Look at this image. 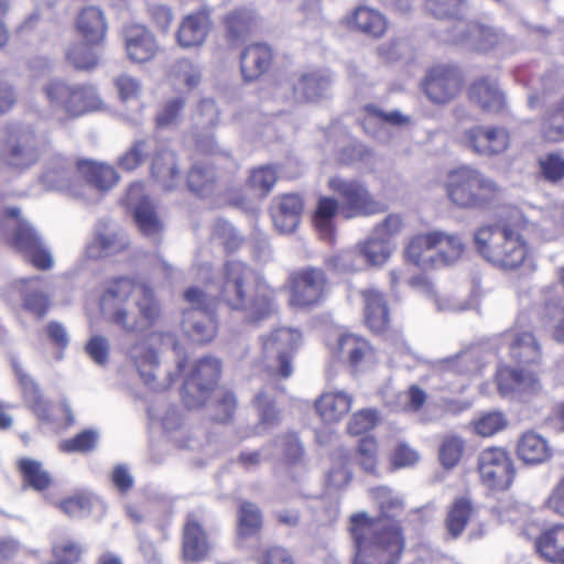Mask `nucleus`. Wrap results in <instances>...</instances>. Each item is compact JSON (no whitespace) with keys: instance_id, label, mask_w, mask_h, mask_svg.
<instances>
[{"instance_id":"f257e3e1","label":"nucleus","mask_w":564,"mask_h":564,"mask_svg":"<svg viewBox=\"0 0 564 564\" xmlns=\"http://www.w3.org/2000/svg\"><path fill=\"white\" fill-rule=\"evenodd\" d=\"M381 516L370 518L366 512L352 514L349 531L354 541L352 564H397L404 551L405 539L393 518L403 510V501L387 487L373 490Z\"/></svg>"},{"instance_id":"f03ea898","label":"nucleus","mask_w":564,"mask_h":564,"mask_svg":"<svg viewBox=\"0 0 564 564\" xmlns=\"http://www.w3.org/2000/svg\"><path fill=\"white\" fill-rule=\"evenodd\" d=\"M541 230L538 223L529 221L518 209H512L507 219L482 225L474 234L477 252L496 267L514 270L522 264L533 267V258L523 232Z\"/></svg>"},{"instance_id":"7ed1b4c3","label":"nucleus","mask_w":564,"mask_h":564,"mask_svg":"<svg viewBox=\"0 0 564 564\" xmlns=\"http://www.w3.org/2000/svg\"><path fill=\"white\" fill-rule=\"evenodd\" d=\"M104 315L128 333L153 325L161 313L153 290L129 278L109 282L100 299Z\"/></svg>"},{"instance_id":"20e7f679","label":"nucleus","mask_w":564,"mask_h":564,"mask_svg":"<svg viewBox=\"0 0 564 564\" xmlns=\"http://www.w3.org/2000/svg\"><path fill=\"white\" fill-rule=\"evenodd\" d=\"M218 284L228 307L243 311L251 322L267 318L275 311L271 293L257 283L254 271L241 261L226 262Z\"/></svg>"},{"instance_id":"39448f33","label":"nucleus","mask_w":564,"mask_h":564,"mask_svg":"<svg viewBox=\"0 0 564 564\" xmlns=\"http://www.w3.org/2000/svg\"><path fill=\"white\" fill-rule=\"evenodd\" d=\"M445 189L449 202L459 209H481L498 195L497 183L481 171L463 165L447 173Z\"/></svg>"},{"instance_id":"423d86ee","label":"nucleus","mask_w":564,"mask_h":564,"mask_svg":"<svg viewBox=\"0 0 564 564\" xmlns=\"http://www.w3.org/2000/svg\"><path fill=\"white\" fill-rule=\"evenodd\" d=\"M43 93L54 111H62L72 118L100 110L104 105L91 85L52 79L43 87Z\"/></svg>"},{"instance_id":"0eeeda50","label":"nucleus","mask_w":564,"mask_h":564,"mask_svg":"<svg viewBox=\"0 0 564 564\" xmlns=\"http://www.w3.org/2000/svg\"><path fill=\"white\" fill-rule=\"evenodd\" d=\"M184 300L188 304L182 317L184 334L196 343L212 340L217 332L213 296L198 288H189L184 292Z\"/></svg>"},{"instance_id":"6e6552de","label":"nucleus","mask_w":564,"mask_h":564,"mask_svg":"<svg viewBox=\"0 0 564 564\" xmlns=\"http://www.w3.org/2000/svg\"><path fill=\"white\" fill-rule=\"evenodd\" d=\"M171 343L177 349L175 337L171 333H150L126 348V357L129 364L135 369L140 379L152 390L164 389L169 383H158L156 371L160 368L159 344Z\"/></svg>"},{"instance_id":"1a4fd4ad","label":"nucleus","mask_w":564,"mask_h":564,"mask_svg":"<svg viewBox=\"0 0 564 564\" xmlns=\"http://www.w3.org/2000/svg\"><path fill=\"white\" fill-rule=\"evenodd\" d=\"M262 358L271 372L289 378L293 372L292 358L301 343L295 328L281 327L261 337Z\"/></svg>"},{"instance_id":"9d476101","label":"nucleus","mask_w":564,"mask_h":564,"mask_svg":"<svg viewBox=\"0 0 564 564\" xmlns=\"http://www.w3.org/2000/svg\"><path fill=\"white\" fill-rule=\"evenodd\" d=\"M290 299L293 307L306 308L318 305L326 296L328 279L325 271L316 267H304L289 275Z\"/></svg>"},{"instance_id":"9b49d317","label":"nucleus","mask_w":564,"mask_h":564,"mask_svg":"<svg viewBox=\"0 0 564 564\" xmlns=\"http://www.w3.org/2000/svg\"><path fill=\"white\" fill-rule=\"evenodd\" d=\"M34 131L19 124L7 126L0 132V158L10 166L23 169L37 160Z\"/></svg>"},{"instance_id":"f8f14e48","label":"nucleus","mask_w":564,"mask_h":564,"mask_svg":"<svg viewBox=\"0 0 564 564\" xmlns=\"http://www.w3.org/2000/svg\"><path fill=\"white\" fill-rule=\"evenodd\" d=\"M477 470L480 481L494 491L507 490L516 475L512 458L502 447H487L477 458Z\"/></svg>"},{"instance_id":"ddd939ff","label":"nucleus","mask_w":564,"mask_h":564,"mask_svg":"<svg viewBox=\"0 0 564 564\" xmlns=\"http://www.w3.org/2000/svg\"><path fill=\"white\" fill-rule=\"evenodd\" d=\"M328 186L341 199L348 218L369 216L382 210V205L373 199L365 184L357 180L335 176L328 181Z\"/></svg>"},{"instance_id":"4468645a","label":"nucleus","mask_w":564,"mask_h":564,"mask_svg":"<svg viewBox=\"0 0 564 564\" xmlns=\"http://www.w3.org/2000/svg\"><path fill=\"white\" fill-rule=\"evenodd\" d=\"M10 217L17 218V228L13 237L15 248L22 252L32 264L40 270L51 269L54 264L52 253L41 241L36 230L25 220H20V209L12 207L6 210Z\"/></svg>"},{"instance_id":"2eb2a0df","label":"nucleus","mask_w":564,"mask_h":564,"mask_svg":"<svg viewBox=\"0 0 564 564\" xmlns=\"http://www.w3.org/2000/svg\"><path fill=\"white\" fill-rule=\"evenodd\" d=\"M220 375V362L213 357L199 359L183 386V399L188 406L203 405L207 393Z\"/></svg>"},{"instance_id":"dca6fc26","label":"nucleus","mask_w":564,"mask_h":564,"mask_svg":"<svg viewBox=\"0 0 564 564\" xmlns=\"http://www.w3.org/2000/svg\"><path fill=\"white\" fill-rule=\"evenodd\" d=\"M463 142L467 149L478 155L494 156L508 149L510 138L502 127L475 126L464 132Z\"/></svg>"},{"instance_id":"f3484780","label":"nucleus","mask_w":564,"mask_h":564,"mask_svg":"<svg viewBox=\"0 0 564 564\" xmlns=\"http://www.w3.org/2000/svg\"><path fill=\"white\" fill-rule=\"evenodd\" d=\"M506 40L505 34L496 28L459 20L451 35V41L478 51L494 48Z\"/></svg>"},{"instance_id":"a211bd4d","label":"nucleus","mask_w":564,"mask_h":564,"mask_svg":"<svg viewBox=\"0 0 564 564\" xmlns=\"http://www.w3.org/2000/svg\"><path fill=\"white\" fill-rule=\"evenodd\" d=\"M462 89L459 72L449 66L432 68L425 78L424 91L427 98L435 104H446L454 99Z\"/></svg>"},{"instance_id":"6ab92c4d","label":"nucleus","mask_w":564,"mask_h":564,"mask_svg":"<svg viewBox=\"0 0 564 564\" xmlns=\"http://www.w3.org/2000/svg\"><path fill=\"white\" fill-rule=\"evenodd\" d=\"M126 202L133 209L134 219L140 230L145 236L156 240L163 226L149 197L144 195L142 183L130 185L127 191Z\"/></svg>"},{"instance_id":"aec40b11","label":"nucleus","mask_w":564,"mask_h":564,"mask_svg":"<svg viewBox=\"0 0 564 564\" xmlns=\"http://www.w3.org/2000/svg\"><path fill=\"white\" fill-rule=\"evenodd\" d=\"M129 240L113 223L99 221L94 240L88 243L86 254L90 259L113 256L127 248Z\"/></svg>"},{"instance_id":"412c9836","label":"nucleus","mask_w":564,"mask_h":564,"mask_svg":"<svg viewBox=\"0 0 564 564\" xmlns=\"http://www.w3.org/2000/svg\"><path fill=\"white\" fill-rule=\"evenodd\" d=\"M210 12L207 9L197 10L186 15L176 32V40L183 48L202 46L212 29Z\"/></svg>"},{"instance_id":"4be33fe9","label":"nucleus","mask_w":564,"mask_h":564,"mask_svg":"<svg viewBox=\"0 0 564 564\" xmlns=\"http://www.w3.org/2000/svg\"><path fill=\"white\" fill-rule=\"evenodd\" d=\"M182 552L187 563H198L205 560L209 552L207 534L193 514H188L183 528Z\"/></svg>"},{"instance_id":"5701e85b","label":"nucleus","mask_w":564,"mask_h":564,"mask_svg":"<svg viewBox=\"0 0 564 564\" xmlns=\"http://www.w3.org/2000/svg\"><path fill=\"white\" fill-rule=\"evenodd\" d=\"M503 339L509 346L511 358L523 365H538L542 360L540 345L530 332H507Z\"/></svg>"},{"instance_id":"b1692460","label":"nucleus","mask_w":564,"mask_h":564,"mask_svg":"<svg viewBox=\"0 0 564 564\" xmlns=\"http://www.w3.org/2000/svg\"><path fill=\"white\" fill-rule=\"evenodd\" d=\"M124 46L129 58L135 63L148 62L158 52L154 36L141 25H132L126 29Z\"/></svg>"},{"instance_id":"393cba45","label":"nucleus","mask_w":564,"mask_h":564,"mask_svg":"<svg viewBox=\"0 0 564 564\" xmlns=\"http://www.w3.org/2000/svg\"><path fill=\"white\" fill-rule=\"evenodd\" d=\"M497 383L502 395L531 393L540 389V382L534 372L509 367L499 368Z\"/></svg>"},{"instance_id":"a878e982","label":"nucleus","mask_w":564,"mask_h":564,"mask_svg":"<svg viewBox=\"0 0 564 564\" xmlns=\"http://www.w3.org/2000/svg\"><path fill=\"white\" fill-rule=\"evenodd\" d=\"M303 210V200L296 194L283 195L271 208V216L275 228L282 234L292 232L300 223Z\"/></svg>"},{"instance_id":"bb28decb","label":"nucleus","mask_w":564,"mask_h":564,"mask_svg":"<svg viewBox=\"0 0 564 564\" xmlns=\"http://www.w3.org/2000/svg\"><path fill=\"white\" fill-rule=\"evenodd\" d=\"M151 161V175L165 189H173L180 181L175 153L164 145L154 147Z\"/></svg>"},{"instance_id":"cd10ccee","label":"nucleus","mask_w":564,"mask_h":564,"mask_svg":"<svg viewBox=\"0 0 564 564\" xmlns=\"http://www.w3.org/2000/svg\"><path fill=\"white\" fill-rule=\"evenodd\" d=\"M354 398L343 391H328L323 393L315 402V409L326 423L341 421L350 411Z\"/></svg>"},{"instance_id":"c85d7f7f","label":"nucleus","mask_w":564,"mask_h":564,"mask_svg":"<svg viewBox=\"0 0 564 564\" xmlns=\"http://www.w3.org/2000/svg\"><path fill=\"white\" fill-rule=\"evenodd\" d=\"M76 29L85 42L98 45L105 40L107 33L104 12L94 6L84 8L76 19Z\"/></svg>"},{"instance_id":"c756f323","label":"nucleus","mask_w":564,"mask_h":564,"mask_svg":"<svg viewBox=\"0 0 564 564\" xmlns=\"http://www.w3.org/2000/svg\"><path fill=\"white\" fill-rule=\"evenodd\" d=\"M76 171L90 186L101 192L109 191L119 180L112 166L90 160H78Z\"/></svg>"},{"instance_id":"7c9ffc66","label":"nucleus","mask_w":564,"mask_h":564,"mask_svg":"<svg viewBox=\"0 0 564 564\" xmlns=\"http://www.w3.org/2000/svg\"><path fill=\"white\" fill-rule=\"evenodd\" d=\"M518 457L527 465H540L552 456V449L546 438L528 431L521 435L517 445Z\"/></svg>"},{"instance_id":"2f4dec72","label":"nucleus","mask_w":564,"mask_h":564,"mask_svg":"<svg viewBox=\"0 0 564 564\" xmlns=\"http://www.w3.org/2000/svg\"><path fill=\"white\" fill-rule=\"evenodd\" d=\"M470 99L488 112H500L506 105L503 93L488 77L476 80L469 89Z\"/></svg>"},{"instance_id":"473e14b6","label":"nucleus","mask_w":564,"mask_h":564,"mask_svg":"<svg viewBox=\"0 0 564 564\" xmlns=\"http://www.w3.org/2000/svg\"><path fill=\"white\" fill-rule=\"evenodd\" d=\"M365 303V321L375 333L384 332L389 325V310L383 295L375 289L361 292Z\"/></svg>"},{"instance_id":"72a5a7b5","label":"nucleus","mask_w":564,"mask_h":564,"mask_svg":"<svg viewBox=\"0 0 564 564\" xmlns=\"http://www.w3.org/2000/svg\"><path fill=\"white\" fill-rule=\"evenodd\" d=\"M271 48L261 43L249 45L240 56L241 73L246 80L257 79L270 66Z\"/></svg>"},{"instance_id":"f704fd0d","label":"nucleus","mask_w":564,"mask_h":564,"mask_svg":"<svg viewBox=\"0 0 564 564\" xmlns=\"http://www.w3.org/2000/svg\"><path fill=\"white\" fill-rule=\"evenodd\" d=\"M330 84V77L321 72H313L301 75L293 83V97L296 101H314L324 96Z\"/></svg>"},{"instance_id":"c9c22d12","label":"nucleus","mask_w":564,"mask_h":564,"mask_svg":"<svg viewBox=\"0 0 564 564\" xmlns=\"http://www.w3.org/2000/svg\"><path fill=\"white\" fill-rule=\"evenodd\" d=\"M13 368L23 389L25 401L28 402V404L39 419L48 421L51 419L50 405L43 399L39 386L33 381V379L28 373L23 372L20 365L13 362Z\"/></svg>"},{"instance_id":"e433bc0d","label":"nucleus","mask_w":564,"mask_h":564,"mask_svg":"<svg viewBox=\"0 0 564 564\" xmlns=\"http://www.w3.org/2000/svg\"><path fill=\"white\" fill-rule=\"evenodd\" d=\"M563 524L543 531L535 541L539 554L550 563L562 564Z\"/></svg>"},{"instance_id":"4c0bfd02","label":"nucleus","mask_w":564,"mask_h":564,"mask_svg":"<svg viewBox=\"0 0 564 564\" xmlns=\"http://www.w3.org/2000/svg\"><path fill=\"white\" fill-rule=\"evenodd\" d=\"M257 14L250 7H239L224 19L227 36L232 41L241 40L256 22Z\"/></svg>"},{"instance_id":"58836bf2","label":"nucleus","mask_w":564,"mask_h":564,"mask_svg":"<svg viewBox=\"0 0 564 564\" xmlns=\"http://www.w3.org/2000/svg\"><path fill=\"white\" fill-rule=\"evenodd\" d=\"M170 78L175 85L193 89L200 84L203 73L198 64L188 58H181L172 65Z\"/></svg>"},{"instance_id":"ea45409f","label":"nucleus","mask_w":564,"mask_h":564,"mask_svg":"<svg viewBox=\"0 0 564 564\" xmlns=\"http://www.w3.org/2000/svg\"><path fill=\"white\" fill-rule=\"evenodd\" d=\"M338 348L352 366H357L372 356V349L368 341L352 334L343 335L339 338Z\"/></svg>"},{"instance_id":"a19ab883","label":"nucleus","mask_w":564,"mask_h":564,"mask_svg":"<svg viewBox=\"0 0 564 564\" xmlns=\"http://www.w3.org/2000/svg\"><path fill=\"white\" fill-rule=\"evenodd\" d=\"M474 508L467 498H458L453 503L446 518V530L452 538H457L465 530Z\"/></svg>"},{"instance_id":"79ce46f5","label":"nucleus","mask_w":564,"mask_h":564,"mask_svg":"<svg viewBox=\"0 0 564 564\" xmlns=\"http://www.w3.org/2000/svg\"><path fill=\"white\" fill-rule=\"evenodd\" d=\"M332 463L327 482L333 488L341 489L349 484L352 477L348 452L344 448L336 449L332 455Z\"/></svg>"},{"instance_id":"37998d69","label":"nucleus","mask_w":564,"mask_h":564,"mask_svg":"<svg viewBox=\"0 0 564 564\" xmlns=\"http://www.w3.org/2000/svg\"><path fill=\"white\" fill-rule=\"evenodd\" d=\"M40 281V276L22 280V283L25 284V289L23 291V305L25 310L32 314L37 317H43L48 310L50 302L48 297L36 288Z\"/></svg>"},{"instance_id":"c03bdc74","label":"nucleus","mask_w":564,"mask_h":564,"mask_svg":"<svg viewBox=\"0 0 564 564\" xmlns=\"http://www.w3.org/2000/svg\"><path fill=\"white\" fill-rule=\"evenodd\" d=\"M326 264L329 269L343 273L356 272L366 268L365 257L360 252L358 245L355 248L341 250L328 258Z\"/></svg>"},{"instance_id":"a18cd8bd","label":"nucleus","mask_w":564,"mask_h":564,"mask_svg":"<svg viewBox=\"0 0 564 564\" xmlns=\"http://www.w3.org/2000/svg\"><path fill=\"white\" fill-rule=\"evenodd\" d=\"M435 236H438L435 240V247L438 250L441 262L451 264L462 257L465 246L458 235L435 230Z\"/></svg>"},{"instance_id":"49530a36","label":"nucleus","mask_w":564,"mask_h":564,"mask_svg":"<svg viewBox=\"0 0 564 564\" xmlns=\"http://www.w3.org/2000/svg\"><path fill=\"white\" fill-rule=\"evenodd\" d=\"M356 26L371 36H380L386 31V20L382 14L368 7H359L354 13Z\"/></svg>"},{"instance_id":"de8ad7c7","label":"nucleus","mask_w":564,"mask_h":564,"mask_svg":"<svg viewBox=\"0 0 564 564\" xmlns=\"http://www.w3.org/2000/svg\"><path fill=\"white\" fill-rule=\"evenodd\" d=\"M19 468L23 475L24 481L35 490L46 489L51 481V475L43 468L41 462L31 458H21Z\"/></svg>"},{"instance_id":"09e8293b","label":"nucleus","mask_w":564,"mask_h":564,"mask_svg":"<svg viewBox=\"0 0 564 564\" xmlns=\"http://www.w3.org/2000/svg\"><path fill=\"white\" fill-rule=\"evenodd\" d=\"M365 257V264L382 265L390 257L392 248L386 240L371 235L366 241L358 245Z\"/></svg>"},{"instance_id":"8fccbe9b","label":"nucleus","mask_w":564,"mask_h":564,"mask_svg":"<svg viewBox=\"0 0 564 564\" xmlns=\"http://www.w3.org/2000/svg\"><path fill=\"white\" fill-rule=\"evenodd\" d=\"M338 209V202L330 197H321L314 216V223L324 239L333 237V217Z\"/></svg>"},{"instance_id":"3c124183","label":"nucleus","mask_w":564,"mask_h":564,"mask_svg":"<svg viewBox=\"0 0 564 564\" xmlns=\"http://www.w3.org/2000/svg\"><path fill=\"white\" fill-rule=\"evenodd\" d=\"M154 149V141L151 139H142L133 142V144L118 159V165L126 170L132 171L137 169L144 159Z\"/></svg>"},{"instance_id":"603ef678","label":"nucleus","mask_w":564,"mask_h":564,"mask_svg":"<svg viewBox=\"0 0 564 564\" xmlns=\"http://www.w3.org/2000/svg\"><path fill=\"white\" fill-rule=\"evenodd\" d=\"M87 42L73 43L66 51L67 61L77 69H90L98 63L96 52Z\"/></svg>"},{"instance_id":"864d4df0","label":"nucleus","mask_w":564,"mask_h":564,"mask_svg":"<svg viewBox=\"0 0 564 564\" xmlns=\"http://www.w3.org/2000/svg\"><path fill=\"white\" fill-rule=\"evenodd\" d=\"M437 237L438 236H435V230L414 236L410 240L405 250L408 259L417 265L424 264L426 261L424 253L432 249H436L435 240Z\"/></svg>"},{"instance_id":"5fc2aeb1","label":"nucleus","mask_w":564,"mask_h":564,"mask_svg":"<svg viewBox=\"0 0 564 564\" xmlns=\"http://www.w3.org/2000/svg\"><path fill=\"white\" fill-rule=\"evenodd\" d=\"M464 440L456 434H448L440 446V459L444 467L452 468L458 464L464 452Z\"/></svg>"},{"instance_id":"6e6d98bb","label":"nucleus","mask_w":564,"mask_h":564,"mask_svg":"<svg viewBox=\"0 0 564 564\" xmlns=\"http://www.w3.org/2000/svg\"><path fill=\"white\" fill-rule=\"evenodd\" d=\"M262 524L260 510L251 502H243L239 509V535L257 533Z\"/></svg>"},{"instance_id":"4d7b16f0","label":"nucleus","mask_w":564,"mask_h":564,"mask_svg":"<svg viewBox=\"0 0 564 564\" xmlns=\"http://www.w3.org/2000/svg\"><path fill=\"white\" fill-rule=\"evenodd\" d=\"M276 180L278 175L273 166H260L252 170L249 185L260 197H264L271 192Z\"/></svg>"},{"instance_id":"13d9d810","label":"nucleus","mask_w":564,"mask_h":564,"mask_svg":"<svg viewBox=\"0 0 564 564\" xmlns=\"http://www.w3.org/2000/svg\"><path fill=\"white\" fill-rule=\"evenodd\" d=\"M541 237L551 240L564 232V204L542 217L539 221Z\"/></svg>"},{"instance_id":"bf43d9fd","label":"nucleus","mask_w":564,"mask_h":564,"mask_svg":"<svg viewBox=\"0 0 564 564\" xmlns=\"http://www.w3.org/2000/svg\"><path fill=\"white\" fill-rule=\"evenodd\" d=\"M95 501H97L96 498L82 492L63 500L59 508L69 517L82 518L90 513Z\"/></svg>"},{"instance_id":"052dcab7","label":"nucleus","mask_w":564,"mask_h":564,"mask_svg":"<svg viewBox=\"0 0 564 564\" xmlns=\"http://www.w3.org/2000/svg\"><path fill=\"white\" fill-rule=\"evenodd\" d=\"M214 180V170L199 163L194 164L187 174L188 188L196 194H202L208 189Z\"/></svg>"},{"instance_id":"680f3d73","label":"nucleus","mask_w":564,"mask_h":564,"mask_svg":"<svg viewBox=\"0 0 564 564\" xmlns=\"http://www.w3.org/2000/svg\"><path fill=\"white\" fill-rule=\"evenodd\" d=\"M98 441V433L94 430H85L75 437L64 440L59 443V449L64 453H85L93 451Z\"/></svg>"},{"instance_id":"e2e57ef3","label":"nucleus","mask_w":564,"mask_h":564,"mask_svg":"<svg viewBox=\"0 0 564 564\" xmlns=\"http://www.w3.org/2000/svg\"><path fill=\"white\" fill-rule=\"evenodd\" d=\"M467 0H426V9L436 18H460Z\"/></svg>"},{"instance_id":"0e129e2a","label":"nucleus","mask_w":564,"mask_h":564,"mask_svg":"<svg viewBox=\"0 0 564 564\" xmlns=\"http://www.w3.org/2000/svg\"><path fill=\"white\" fill-rule=\"evenodd\" d=\"M212 238L230 252L237 250L240 245V238L232 225L223 219H218L215 223L212 230Z\"/></svg>"},{"instance_id":"69168bd1","label":"nucleus","mask_w":564,"mask_h":564,"mask_svg":"<svg viewBox=\"0 0 564 564\" xmlns=\"http://www.w3.org/2000/svg\"><path fill=\"white\" fill-rule=\"evenodd\" d=\"M379 421L380 415L377 410L364 409L354 413L347 425V429L350 434L359 435L373 429L379 423Z\"/></svg>"},{"instance_id":"338daca9","label":"nucleus","mask_w":564,"mask_h":564,"mask_svg":"<svg viewBox=\"0 0 564 564\" xmlns=\"http://www.w3.org/2000/svg\"><path fill=\"white\" fill-rule=\"evenodd\" d=\"M541 131L546 141L558 142L564 140V113L557 108L550 111L543 120Z\"/></svg>"},{"instance_id":"774afa93","label":"nucleus","mask_w":564,"mask_h":564,"mask_svg":"<svg viewBox=\"0 0 564 564\" xmlns=\"http://www.w3.org/2000/svg\"><path fill=\"white\" fill-rule=\"evenodd\" d=\"M542 319L546 326L553 327V337L564 341V307L557 303H550L543 311Z\"/></svg>"}]
</instances>
